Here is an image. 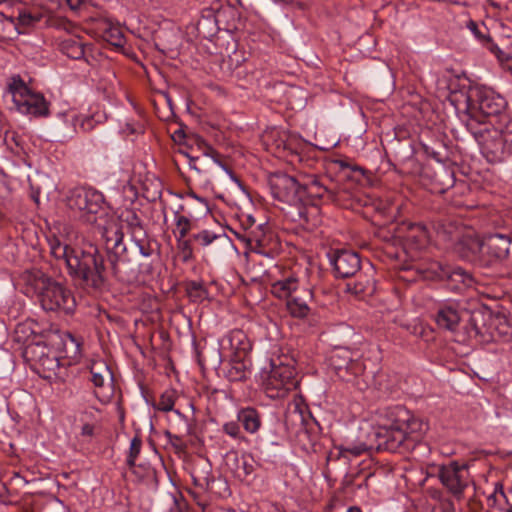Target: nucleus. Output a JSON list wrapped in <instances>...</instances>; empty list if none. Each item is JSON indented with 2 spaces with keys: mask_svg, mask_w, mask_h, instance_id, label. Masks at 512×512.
<instances>
[{
  "mask_svg": "<svg viewBox=\"0 0 512 512\" xmlns=\"http://www.w3.org/2000/svg\"><path fill=\"white\" fill-rule=\"evenodd\" d=\"M127 127L130 130V133H139L142 130V127L140 125H137V126L134 127V126H130L128 124Z\"/></svg>",
  "mask_w": 512,
  "mask_h": 512,
  "instance_id": "nucleus-58",
  "label": "nucleus"
},
{
  "mask_svg": "<svg viewBox=\"0 0 512 512\" xmlns=\"http://www.w3.org/2000/svg\"><path fill=\"white\" fill-rule=\"evenodd\" d=\"M202 3L204 4H207V3H215V2H221L222 0H201ZM229 4L230 7H237V6H240L241 5V0H226Z\"/></svg>",
  "mask_w": 512,
  "mask_h": 512,
  "instance_id": "nucleus-53",
  "label": "nucleus"
},
{
  "mask_svg": "<svg viewBox=\"0 0 512 512\" xmlns=\"http://www.w3.org/2000/svg\"><path fill=\"white\" fill-rule=\"evenodd\" d=\"M219 343L221 349L230 350L239 358L248 353L252 347L247 335L240 329L230 331L220 339Z\"/></svg>",
  "mask_w": 512,
  "mask_h": 512,
  "instance_id": "nucleus-24",
  "label": "nucleus"
},
{
  "mask_svg": "<svg viewBox=\"0 0 512 512\" xmlns=\"http://www.w3.org/2000/svg\"><path fill=\"white\" fill-rule=\"evenodd\" d=\"M467 28L475 36V38H477L480 42L484 43V42L490 40L489 36L486 35V33H485L487 28L484 25H482V27H480L478 25V23L471 20L467 23Z\"/></svg>",
  "mask_w": 512,
  "mask_h": 512,
  "instance_id": "nucleus-43",
  "label": "nucleus"
},
{
  "mask_svg": "<svg viewBox=\"0 0 512 512\" xmlns=\"http://www.w3.org/2000/svg\"><path fill=\"white\" fill-rule=\"evenodd\" d=\"M180 248L184 254V259L187 260L192 256V248L190 241L188 240H180Z\"/></svg>",
  "mask_w": 512,
  "mask_h": 512,
  "instance_id": "nucleus-49",
  "label": "nucleus"
},
{
  "mask_svg": "<svg viewBox=\"0 0 512 512\" xmlns=\"http://www.w3.org/2000/svg\"><path fill=\"white\" fill-rule=\"evenodd\" d=\"M200 161L199 157H191L189 156V167L193 170H195L197 173L202 172V168L198 165V162Z\"/></svg>",
  "mask_w": 512,
  "mask_h": 512,
  "instance_id": "nucleus-51",
  "label": "nucleus"
},
{
  "mask_svg": "<svg viewBox=\"0 0 512 512\" xmlns=\"http://www.w3.org/2000/svg\"><path fill=\"white\" fill-rule=\"evenodd\" d=\"M60 116L63 117L65 121L71 122L73 133H77L78 131L90 132L98 123L93 115L79 114L74 111L63 112Z\"/></svg>",
  "mask_w": 512,
  "mask_h": 512,
  "instance_id": "nucleus-27",
  "label": "nucleus"
},
{
  "mask_svg": "<svg viewBox=\"0 0 512 512\" xmlns=\"http://www.w3.org/2000/svg\"><path fill=\"white\" fill-rule=\"evenodd\" d=\"M240 225L243 229L242 232H235L237 234H248L249 232L259 231L265 224H255V219L250 214H243L240 218Z\"/></svg>",
  "mask_w": 512,
  "mask_h": 512,
  "instance_id": "nucleus-39",
  "label": "nucleus"
},
{
  "mask_svg": "<svg viewBox=\"0 0 512 512\" xmlns=\"http://www.w3.org/2000/svg\"><path fill=\"white\" fill-rule=\"evenodd\" d=\"M24 293L36 297L46 311H64L70 313L76 306L72 292L54 281L40 270L26 271L23 274Z\"/></svg>",
  "mask_w": 512,
  "mask_h": 512,
  "instance_id": "nucleus-6",
  "label": "nucleus"
},
{
  "mask_svg": "<svg viewBox=\"0 0 512 512\" xmlns=\"http://www.w3.org/2000/svg\"><path fill=\"white\" fill-rule=\"evenodd\" d=\"M63 52L72 59L79 60L84 56V44L78 40L69 39L62 44Z\"/></svg>",
  "mask_w": 512,
  "mask_h": 512,
  "instance_id": "nucleus-36",
  "label": "nucleus"
},
{
  "mask_svg": "<svg viewBox=\"0 0 512 512\" xmlns=\"http://www.w3.org/2000/svg\"><path fill=\"white\" fill-rule=\"evenodd\" d=\"M25 356L31 357L34 365L42 372L56 373L60 362L56 355L50 354L47 348L40 344L29 345L25 349Z\"/></svg>",
  "mask_w": 512,
  "mask_h": 512,
  "instance_id": "nucleus-20",
  "label": "nucleus"
},
{
  "mask_svg": "<svg viewBox=\"0 0 512 512\" xmlns=\"http://www.w3.org/2000/svg\"><path fill=\"white\" fill-rule=\"evenodd\" d=\"M497 494H500L502 497L506 498V495L503 491V487L500 484H496L494 493L490 496V498L495 499Z\"/></svg>",
  "mask_w": 512,
  "mask_h": 512,
  "instance_id": "nucleus-56",
  "label": "nucleus"
},
{
  "mask_svg": "<svg viewBox=\"0 0 512 512\" xmlns=\"http://www.w3.org/2000/svg\"><path fill=\"white\" fill-rule=\"evenodd\" d=\"M15 106L20 113L33 117H46L49 114V103L45 97L32 91L20 98Z\"/></svg>",
  "mask_w": 512,
  "mask_h": 512,
  "instance_id": "nucleus-21",
  "label": "nucleus"
},
{
  "mask_svg": "<svg viewBox=\"0 0 512 512\" xmlns=\"http://www.w3.org/2000/svg\"><path fill=\"white\" fill-rule=\"evenodd\" d=\"M346 512H362L360 508L353 506L350 507Z\"/></svg>",
  "mask_w": 512,
  "mask_h": 512,
  "instance_id": "nucleus-61",
  "label": "nucleus"
},
{
  "mask_svg": "<svg viewBox=\"0 0 512 512\" xmlns=\"http://www.w3.org/2000/svg\"><path fill=\"white\" fill-rule=\"evenodd\" d=\"M61 114H62V113H59V114H58L59 119H60V120H61L65 125H67V126H70V127H71V122H70V121H65V120H64V118L60 116Z\"/></svg>",
  "mask_w": 512,
  "mask_h": 512,
  "instance_id": "nucleus-62",
  "label": "nucleus"
},
{
  "mask_svg": "<svg viewBox=\"0 0 512 512\" xmlns=\"http://www.w3.org/2000/svg\"><path fill=\"white\" fill-rule=\"evenodd\" d=\"M456 249L463 259L480 267V259L483 258V239L476 235H465L458 240Z\"/></svg>",
  "mask_w": 512,
  "mask_h": 512,
  "instance_id": "nucleus-22",
  "label": "nucleus"
},
{
  "mask_svg": "<svg viewBox=\"0 0 512 512\" xmlns=\"http://www.w3.org/2000/svg\"><path fill=\"white\" fill-rule=\"evenodd\" d=\"M313 301V292L310 288H302L296 294H293L287 299L286 307L292 317L305 318L309 315L311 308L310 304Z\"/></svg>",
  "mask_w": 512,
  "mask_h": 512,
  "instance_id": "nucleus-23",
  "label": "nucleus"
},
{
  "mask_svg": "<svg viewBox=\"0 0 512 512\" xmlns=\"http://www.w3.org/2000/svg\"><path fill=\"white\" fill-rule=\"evenodd\" d=\"M220 237L221 235H218L210 230H202L199 233L193 235V239L204 247L210 245L213 241Z\"/></svg>",
  "mask_w": 512,
  "mask_h": 512,
  "instance_id": "nucleus-41",
  "label": "nucleus"
},
{
  "mask_svg": "<svg viewBox=\"0 0 512 512\" xmlns=\"http://www.w3.org/2000/svg\"><path fill=\"white\" fill-rule=\"evenodd\" d=\"M123 236L121 227L115 221L101 228V238L113 275L121 282H130L136 277V269L128 258Z\"/></svg>",
  "mask_w": 512,
  "mask_h": 512,
  "instance_id": "nucleus-7",
  "label": "nucleus"
},
{
  "mask_svg": "<svg viewBox=\"0 0 512 512\" xmlns=\"http://www.w3.org/2000/svg\"><path fill=\"white\" fill-rule=\"evenodd\" d=\"M79 341L70 333H67L63 338V349L65 357L76 361L81 354Z\"/></svg>",
  "mask_w": 512,
  "mask_h": 512,
  "instance_id": "nucleus-35",
  "label": "nucleus"
},
{
  "mask_svg": "<svg viewBox=\"0 0 512 512\" xmlns=\"http://www.w3.org/2000/svg\"><path fill=\"white\" fill-rule=\"evenodd\" d=\"M253 472V466L248 463L245 459L242 460L241 465L237 468L238 477H246Z\"/></svg>",
  "mask_w": 512,
  "mask_h": 512,
  "instance_id": "nucleus-47",
  "label": "nucleus"
},
{
  "mask_svg": "<svg viewBox=\"0 0 512 512\" xmlns=\"http://www.w3.org/2000/svg\"><path fill=\"white\" fill-rule=\"evenodd\" d=\"M367 450V447L365 444H360V445H354V446H346V447H342L340 449L341 453L344 455L346 453H350L354 456H359L361 455L362 453H364L365 451Z\"/></svg>",
  "mask_w": 512,
  "mask_h": 512,
  "instance_id": "nucleus-46",
  "label": "nucleus"
},
{
  "mask_svg": "<svg viewBox=\"0 0 512 512\" xmlns=\"http://www.w3.org/2000/svg\"><path fill=\"white\" fill-rule=\"evenodd\" d=\"M458 113H463L467 121L477 123L500 122L510 117L506 112V100L493 89L485 86L471 87L467 94L455 95Z\"/></svg>",
  "mask_w": 512,
  "mask_h": 512,
  "instance_id": "nucleus-4",
  "label": "nucleus"
},
{
  "mask_svg": "<svg viewBox=\"0 0 512 512\" xmlns=\"http://www.w3.org/2000/svg\"><path fill=\"white\" fill-rule=\"evenodd\" d=\"M437 476L441 484L456 499L462 500L464 491L471 482L467 464L450 461L437 466Z\"/></svg>",
  "mask_w": 512,
  "mask_h": 512,
  "instance_id": "nucleus-11",
  "label": "nucleus"
},
{
  "mask_svg": "<svg viewBox=\"0 0 512 512\" xmlns=\"http://www.w3.org/2000/svg\"><path fill=\"white\" fill-rule=\"evenodd\" d=\"M467 336L479 341H509L512 338V326L501 313H472L467 327Z\"/></svg>",
  "mask_w": 512,
  "mask_h": 512,
  "instance_id": "nucleus-8",
  "label": "nucleus"
},
{
  "mask_svg": "<svg viewBox=\"0 0 512 512\" xmlns=\"http://www.w3.org/2000/svg\"><path fill=\"white\" fill-rule=\"evenodd\" d=\"M188 293L195 300H203L207 297V291L200 282L192 281L188 284Z\"/></svg>",
  "mask_w": 512,
  "mask_h": 512,
  "instance_id": "nucleus-42",
  "label": "nucleus"
},
{
  "mask_svg": "<svg viewBox=\"0 0 512 512\" xmlns=\"http://www.w3.org/2000/svg\"><path fill=\"white\" fill-rule=\"evenodd\" d=\"M431 270L437 279L446 281L453 290L462 291L465 288L472 287L474 284L472 275L458 266L433 263Z\"/></svg>",
  "mask_w": 512,
  "mask_h": 512,
  "instance_id": "nucleus-14",
  "label": "nucleus"
},
{
  "mask_svg": "<svg viewBox=\"0 0 512 512\" xmlns=\"http://www.w3.org/2000/svg\"><path fill=\"white\" fill-rule=\"evenodd\" d=\"M375 289V281L367 274H359L353 284H347V290L361 298L371 296Z\"/></svg>",
  "mask_w": 512,
  "mask_h": 512,
  "instance_id": "nucleus-30",
  "label": "nucleus"
},
{
  "mask_svg": "<svg viewBox=\"0 0 512 512\" xmlns=\"http://www.w3.org/2000/svg\"><path fill=\"white\" fill-rule=\"evenodd\" d=\"M237 238L246 243L251 252L273 258L277 250V242L273 234L267 232L266 225L259 231L249 232L248 234H237Z\"/></svg>",
  "mask_w": 512,
  "mask_h": 512,
  "instance_id": "nucleus-15",
  "label": "nucleus"
},
{
  "mask_svg": "<svg viewBox=\"0 0 512 512\" xmlns=\"http://www.w3.org/2000/svg\"><path fill=\"white\" fill-rule=\"evenodd\" d=\"M136 246L139 248V252L144 257H150L152 255V249L150 245L146 241V236L143 237L140 241L137 239H132Z\"/></svg>",
  "mask_w": 512,
  "mask_h": 512,
  "instance_id": "nucleus-45",
  "label": "nucleus"
},
{
  "mask_svg": "<svg viewBox=\"0 0 512 512\" xmlns=\"http://www.w3.org/2000/svg\"><path fill=\"white\" fill-rule=\"evenodd\" d=\"M176 227L178 231V240L185 238L190 230V220L183 215H176Z\"/></svg>",
  "mask_w": 512,
  "mask_h": 512,
  "instance_id": "nucleus-44",
  "label": "nucleus"
},
{
  "mask_svg": "<svg viewBox=\"0 0 512 512\" xmlns=\"http://www.w3.org/2000/svg\"><path fill=\"white\" fill-rule=\"evenodd\" d=\"M269 187L275 199L289 206L285 214L292 222L306 229L319 223V209L303 204L302 182L284 173H274L269 177Z\"/></svg>",
  "mask_w": 512,
  "mask_h": 512,
  "instance_id": "nucleus-3",
  "label": "nucleus"
},
{
  "mask_svg": "<svg viewBox=\"0 0 512 512\" xmlns=\"http://www.w3.org/2000/svg\"><path fill=\"white\" fill-rule=\"evenodd\" d=\"M237 420L249 434H256L262 426L261 414L253 407L241 408L237 412Z\"/></svg>",
  "mask_w": 512,
  "mask_h": 512,
  "instance_id": "nucleus-26",
  "label": "nucleus"
},
{
  "mask_svg": "<svg viewBox=\"0 0 512 512\" xmlns=\"http://www.w3.org/2000/svg\"><path fill=\"white\" fill-rule=\"evenodd\" d=\"M295 375V369L291 365L272 362L271 370L263 382L266 396L271 399L284 398L298 385Z\"/></svg>",
  "mask_w": 512,
  "mask_h": 512,
  "instance_id": "nucleus-10",
  "label": "nucleus"
},
{
  "mask_svg": "<svg viewBox=\"0 0 512 512\" xmlns=\"http://www.w3.org/2000/svg\"><path fill=\"white\" fill-rule=\"evenodd\" d=\"M247 368L240 360L232 361L225 369V377L232 382L243 381L247 378Z\"/></svg>",
  "mask_w": 512,
  "mask_h": 512,
  "instance_id": "nucleus-33",
  "label": "nucleus"
},
{
  "mask_svg": "<svg viewBox=\"0 0 512 512\" xmlns=\"http://www.w3.org/2000/svg\"><path fill=\"white\" fill-rule=\"evenodd\" d=\"M66 4L71 10L77 11L83 4V0H66Z\"/></svg>",
  "mask_w": 512,
  "mask_h": 512,
  "instance_id": "nucleus-52",
  "label": "nucleus"
},
{
  "mask_svg": "<svg viewBox=\"0 0 512 512\" xmlns=\"http://www.w3.org/2000/svg\"><path fill=\"white\" fill-rule=\"evenodd\" d=\"M467 129L477 141L481 154L490 163H500L512 154V119L500 122H466Z\"/></svg>",
  "mask_w": 512,
  "mask_h": 512,
  "instance_id": "nucleus-5",
  "label": "nucleus"
},
{
  "mask_svg": "<svg viewBox=\"0 0 512 512\" xmlns=\"http://www.w3.org/2000/svg\"><path fill=\"white\" fill-rule=\"evenodd\" d=\"M137 468V474H135L139 480H143L146 476H152L153 470L149 467H143V466H136Z\"/></svg>",
  "mask_w": 512,
  "mask_h": 512,
  "instance_id": "nucleus-50",
  "label": "nucleus"
},
{
  "mask_svg": "<svg viewBox=\"0 0 512 512\" xmlns=\"http://www.w3.org/2000/svg\"><path fill=\"white\" fill-rule=\"evenodd\" d=\"M437 233L439 236H441L444 240H454L455 237L452 232V227L449 226L446 228L445 225H439L437 227Z\"/></svg>",
  "mask_w": 512,
  "mask_h": 512,
  "instance_id": "nucleus-48",
  "label": "nucleus"
},
{
  "mask_svg": "<svg viewBox=\"0 0 512 512\" xmlns=\"http://www.w3.org/2000/svg\"><path fill=\"white\" fill-rule=\"evenodd\" d=\"M507 512H512V506L507 510Z\"/></svg>",
  "mask_w": 512,
  "mask_h": 512,
  "instance_id": "nucleus-64",
  "label": "nucleus"
},
{
  "mask_svg": "<svg viewBox=\"0 0 512 512\" xmlns=\"http://www.w3.org/2000/svg\"><path fill=\"white\" fill-rule=\"evenodd\" d=\"M5 219V213L0 208V223Z\"/></svg>",
  "mask_w": 512,
  "mask_h": 512,
  "instance_id": "nucleus-63",
  "label": "nucleus"
},
{
  "mask_svg": "<svg viewBox=\"0 0 512 512\" xmlns=\"http://www.w3.org/2000/svg\"><path fill=\"white\" fill-rule=\"evenodd\" d=\"M275 268L277 272L280 274V276H272V295L278 299H288L293 294L298 293L301 287V283L297 274L290 270H283L278 266H276Z\"/></svg>",
  "mask_w": 512,
  "mask_h": 512,
  "instance_id": "nucleus-16",
  "label": "nucleus"
},
{
  "mask_svg": "<svg viewBox=\"0 0 512 512\" xmlns=\"http://www.w3.org/2000/svg\"><path fill=\"white\" fill-rule=\"evenodd\" d=\"M425 152H426L429 156H431L433 159H435L436 161H438V162H441V161H442V160H441V155H440V153H439V152H436V151H434V150H431V151H430V149H429L428 147H425Z\"/></svg>",
  "mask_w": 512,
  "mask_h": 512,
  "instance_id": "nucleus-55",
  "label": "nucleus"
},
{
  "mask_svg": "<svg viewBox=\"0 0 512 512\" xmlns=\"http://www.w3.org/2000/svg\"><path fill=\"white\" fill-rule=\"evenodd\" d=\"M94 433V426L89 424V423H86L82 426V429H81V434L83 436H92Z\"/></svg>",
  "mask_w": 512,
  "mask_h": 512,
  "instance_id": "nucleus-54",
  "label": "nucleus"
},
{
  "mask_svg": "<svg viewBox=\"0 0 512 512\" xmlns=\"http://www.w3.org/2000/svg\"><path fill=\"white\" fill-rule=\"evenodd\" d=\"M404 238L409 245L417 250H421L428 245L430 237L424 225L413 223L409 225Z\"/></svg>",
  "mask_w": 512,
  "mask_h": 512,
  "instance_id": "nucleus-28",
  "label": "nucleus"
},
{
  "mask_svg": "<svg viewBox=\"0 0 512 512\" xmlns=\"http://www.w3.org/2000/svg\"><path fill=\"white\" fill-rule=\"evenodd\" d=\"M87 368L96 397L103 403L109 402L115 390L114 376L110 366L105 360L98 358L91 359Z\"/></svg>",
  "mask_w": 512,
  "mask_h": 512,
  "instance_id": "nucleus-12",
  "label": "nucleus"
},
{
  "mask_svg": "<svg viewBox=\"0 0 512 512\" xmlns=\"http://www.w3.org/2000/svg\"><path fill=\"white\" fill-rule=\"evenodd\" d=\"M66 203L79 219L92 224L103 211L105 199L100 191L92 187H76L69 191Z\"/></svg>",
  "mask_w": 512,
  "mask_h": 512,
  "instance_id": "nucleus-9",
  "label": "nucleus"
},
{
  "mask_svg": "<svg viewBox=\"0 0 512 512\" xmlns=\"http://www.w3.org/2000/svg\"><path fill=\"white\" fill-rule=\"evenodd\" d=\"M119 220L127 226L132 239L140 241L146 236V231L135 211L128 209L122 211Z\"/></svg>",
  "mask_w": 512,
  "mask_h": 512,
  "instance_id": "nucleus-29",
  "label": "nucleus"
},
{
  "mask_svg": "<svg viewBox=\"0 0 512 512\" xmlns=\"http://www.w3.org/2000/svg\"><path fill=\"white\" fill-rule=\"evenodd\" d=\"M292 416H294L296 418H299L301 420V422L304 421L302 413L299 410H297V409L292 412Z\"/></svg>",
  "mask_w": 512,
  "mask_h": 512,
  "instance_id": "nucleus-59",
  "label": "nucleus"
},
{
  "mask_svg": "<svg viewBox=\"0 0 512 512\" xmlns=\"http://www.w3.org/2000/svg\"><path fill=\"white\" fill-rule=\"evenodd\" d=\"M50 252L54 258L63 260L68 274L85 289L100 290L105 283L106 266L98 247L85 243L72 247L62 243L56 236L48 239Z\"/></svg>",
  "mask_w": 512,
  "mask_h": 512,
  "instance_id": "nucleus-1",
  "label": "nucleus"
},
{
  "mask_svg": "<svg viewBox=\"0 0 512 512\" xmlns=\"http://www.w3.org/2000/svg\"><path fill=\"white\" fill-rule=\"evenodd\" d=\"M6 20L12 23L15 28L21 33V29L34 26L41 20L40 14H33L28 10H21L17 16H8Z\"/></svg>",
  "mask_w": 512,
  "mask_h": 512,
  "instance_id": "nucleus-32",
  "label": "nucleus"
},
{
  "mask_svg": "<svg viewBox=\"0 0 512 512\" xmlns=\"http://www.w3.org/2000/svg\"><path fill=\"white\" fill-rule=\"evenodd\" d=\"M331 366L337 371L340 377L351 381L348 375L358 376L363 372V365L354 360L350 350L346 348L337 349L330 358Z\"/></svg>",
  "mask_w": 512,
  "mask_h": 512,
  "instance_id": "nucleus-18",
  "label": "nucleus"
},
{
  "mask_svg": "<svg viewBox=\"0 0 512 512\" xmlns=\"http://www.w3.org/2000/svg\"><path fill=\"white\" fill-rule=\"evenodd\" d=\"M193 480H194L195 485H198L201 487H203L204 485H208V483H209L208 477H204L203 479H200V480H198L194 477Z\"/></svg>",
  "mask_w": 512,
  "mask_h": 512,
  "instance_id": "nucleus-57",
  "label": "nucleus"
},
{
  "mask_svg": "<svg viewBox=\"0 0 512 512\" xmlns=\"http://www.w3.org/2000/svg\"><path fill=\"white\" fill-rule=\"evenodd\" d=\"M302 188L304 190L303 204L307 207L315 206L318 209L316 200L323 197L332 201L336 200V193L324 186L315 176L307 177L302 182Z\"/></svg>",
  "mask_w": 512,
  "mask_h": 512,
  "instance_id": "nucleus-19",
  "label": "nucleus"
},
{
  "mask_svg": "<svg viewBox=\"0 0 512 512\" xmlns=\"http://www.w3.org/2000/svg\"><path fill=\"white\" fill-rule=\"evenodd\" d=\"M141 447H142L141 438L139 436H135L130 442L129 452H128V456L126 459V463H127L128 467L132 470V472L134 474H137V468L135 465V461L140 454Z\"/></svg>",
  "mask_w": 512,
  "mask_h": 512,
  "instance_id": "nucleus-37",
  "label": "nucleus"
},
{
  "mask_svg": "<svg viewBox=\"0 0 512 512\" xmlns=\"http://www.w3.org/2000/svg\"><path fill=\"white\" fill-rule=\"evenodd\" d=\"M8 90L12 94L14 104L18 103L20 98H23L31 91L19 76L11 78V81L8 84Z\"/></svg>",
  "mask_w": 512,
  "mask_h": 512,
  "instance_id": "nucleus-34",
  "label": "nucleus"
},
{
  "mask_svg": "<svg viewBox=\"0 0 512 512\" xmlns=\"http://www.w3.org/2000/svg\"><path fill=\"white\" fill-rule=\"evenodd\" d=\"M177 399V393L173 389L165 390L157 403V409L163 412L172 411Z\"/></svg>",
  "mask_w": 512,
  "mask_h": 512,
  "instance_id": "nucleus-38",
  "label": "nucleus"
},
{
  "mask_svg": "<svg viewBox=\"0 0 512 512\" xmlns=\"http://www.w3.org/2000/svg\"><path fill=\"white\" fill-rule=\"evenodd\" d=\"M375 421L379 446L391 452L402 447L410 448L429 429L426 421L401 405L379 409Z\"/></svg>",
  "mask_w": 512,
  "mask_h": 512,
  "instance_id": "nucleus-2",
  "label": "nucleus"
},
{
  "mask_svg": "<svg viewBox=\"0 0 512 512\" xmlns=\"http://www.w3.org/2000/svg\"><path fill=\"white\" fill-rule=\"evenodd\" d=\"M222 429L225 434H227L228 436H230L233 439H236V440H244L245 439L244 435L241 432L238 420L226 422L223 425Z\"/></svg>",
  "mask_w": 512,
  "mask_h": 512,
  "instance_id": "nucleus-40",
  "label": "nucleus"
},
{
  "mask_svg": "<svg viewBox=\"0 0 512 512\" xmlns=\"http://www.w3.org/2000/svg\"><path fill=\"white\" fill-rule=\"evenodd\" d=\"M330 263L337 277L354 276L361 268L359 255L354 251L337 250L330 255Z\"/></svg>",
  "mask_w": 512,
  "mask_h": 512,
  "instance_id": "nucleus-17",
  "label": "nucleus"
},
{
  "mask_svg": "<svg viewBox=\"0 0 512 512\" xmlns=\"http://www.w3.org/2000/svg\"><path fill=\"white\" fill-rule=\"evenodd\" d=\"M511 238L507 235L495 233L483 238V258L480 259V267H491L509 255Z\"/></svg>",
  "mask_w": 512,
  "mask_h": 512,
  "instance_id": "nucleus-13",
  "label": "nucleus"
},
{
  "mask_svg": "<svg viewBox=\"0 0 512 512\" xmlns=\"http://www.w3.org/2000/svg\"><path fill=\"white\" fill-rule=\"evenodd\" d=\"M225 170L229 173V175H230L231 179H232L236 184H238L239 186H241V183H240L239 179H238L236 176H234V174H233L232 172L228 171L226 168H225Z\"/></svg>",
  "mask_w": 512,
  "mask_h": 512,
  "instance_id": "nucleus-60",
  "label": "nucleus"
},
{
  "mask_svg": "<svg viewBox=\"0 0 512 512\" xmlns=\"http://www.w3.org/2000/svg\"><path fill=\"white\" fill-rule=\"evenodd\" d=\"M470 316L471 314L469 315L467 312H460L452 306H444L438 310L435 321L439 328L455 332L461 321H463L465 317H468L469 320ZM468 326L469 324L466 328Z\"/></svg>",
  "mask_w": 512,
  "mask_h": 512,
  "instance_id": "nucleus-25",
  "label": "nucleus"
},
{
  "mask_svg": "<svg viewBox=\"0 0 512 512\" xmlns=\"http://www.w3.org/2000/svg\"><path fill=\"white\" fill-rule=\"evenodd\" d=\"M102 37L115 47H123L126 39L122 29L111 21H105L102 27Z\"/></svg>",
  "mask_w": 512,
  "mask_h": 512,
  "instance_id": "nucleus-31",
  "label": "nucleus"
}]
</instances>
